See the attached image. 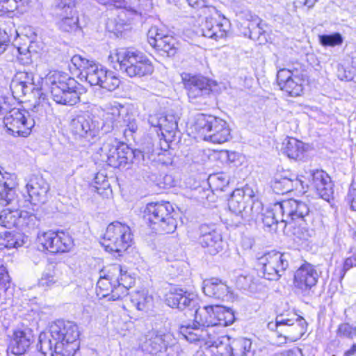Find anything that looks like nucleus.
<instances>
[{
  "label": "nucleus",
  "instance_id": "obj_64",
  "mask_svg": "<svg viewBox=\"0 0 356 356\" xmlns=\"http://www.w3.org/2000/svg\"><path fill=\"white\" fill-rule=\"evenodd\" d=\"M188 5L195 8H202L205 6L204 0H186Z\"/></svg>",
  "mask_w": 356,
  "mask_h": 356
},
{
  "label": "nucleus",
  "instance_id": "obj_37",
  "mask_svg": "<svg viewBox=\"0 0 356 356\" xmlns=\"http://www.w3.org/2000/svg\"><path fill=\"white\" fill-rule=\"evenodd\" d=\"M130 300L138 310L148 309L152 305V297L145 292L137 291L133 293Z\"/></svg>",
  "mask_w": 356,
  "mask_h": 356
},
{
  "label": "nucleus",
  "instance_id": "obj_14",
  "mask_svg": "<svg viewBox=\"0 0 356 356\" xmlns=\"http://www.w3.org/2000/svg\"><path fill=\"white\" fill-rule=\"evenodd\" d=\"M38 241L42 250H47L51 253L67 252L74 246L72 237L63 232H43L38 235Z\"/></svg>",
  "mask_w": 356,
  "mask_h": 356
},
{
  "label": "nucleus",
  "instance_id": "obj_36",
  "mask_svg": "<svg viewBox=\"0 0 356 356\" xmlns=\"http://www.w3.org/2000/svg\"><path fill=\"white\" fill-rule=\"evenodd\" d=\"M265 24L259 18L250 22L248 25L249 37L252 40L258 41L260 44L266 41V31L264 29Z\"/></svg>",
  "mask_w": 356,
  "mask_h": 356
},
{
  "label": "nucleus",
  "instance_id": "obj_39",
  "mask_svg": "<svg viewBox=\"0 0 356 356\" xmlns=\"http://www.w3.org/2000/svg\"><path fill=\"white\" fill-rule=\"evenodd\" d=\"M38 224L39 220L35 215L26 211H21L20 217H19V229L29 231L38 227Z\"/></svg>",
  "mask_w": 356,
  "mask_h": 356
},
{
  "label": "nucleus",
  "instance_id": "obj_19",
  "mask_svg": "<svg viewBox=\"0 0 356 356\" xmlns=\"http://www.w3.org/2000/svg\"><path fill=\"white\" fill-rule=\"evenodd\" d=\"M32 72H17L12 79L10 88L15 98L19 99L38 90Z\"/></svg>",
  "mask_w": 356,
  "mask_h": 356
},
{
  "label": "nucleus",
  "instance_id": "obj_24",
  "mask_svg": "<svg viewBox=\"0 0 356 356\" xmlns=\"http://www.w3.org/2000/svg\"><path fill=\"white\" fill-rule=\"evenodd\" d=\"M170 339L171 335L169 334H160L156 331H151L145 335L140 347L145 353L157 354L166 350Z\"/></svg>",
  "mask_w": 356,
  "mask_h": 356
},
{
  "label": "nucleus",
  "instance_id": "obj_63",
  "mask_svg": "<svg viewBox=\"0 0 356 356\" xmlns=\"http://www.w3.org/2000/svg\"><path fill=\"white\" fill-rule=\"evenodd\" d=\"M8 275L6 273L3 266L0 268V286L6 287V282L8 281Z\"/></svg>",
  "mask_w": 356,
  "mask_h": 356
},
{
  "label": "nucleus",
  "instance_id": "obj_34",
  "mask_svg": "<svg viewBox=\"0 0 356 356\" xmlns=\"http://www.w3.org/2000/svg\"><path fill=\"white\" fill-rule=\"evenodd\" d=\"M283 151L289 158L300 159L305 151V145L294 138H289L283 142Z\"/></svg>",
  "mask_w": 356,
  "mask_h": 356
},
{
  "label": "nucleus",
  "instance_id": "obj_26",
  "mask_svg": "<svg viewBox=\"0 0 356 356\" xmlns=\"http://www.w3.org/2000/svg\"><path fill=\"white\" fill-rule=\"evenodd\" d=\"M33 341V335L29 329L17 330L10 339L8 350L15 355H24Z\"/></svg>",
  "mask_w": 356,
  "mask_h": 356
},
{
  "label": "nucleus",
  "instance_id": "obj_4",
  "mask_svg": "<svg viewBox=\"0 0 356 356\" xmlns=\"http://www.w3.org/2000/svg\"><path fill=\"white\" fill-rule=\"evenodd\" d=\"M108 60L113 63L114 68L119 66V70L129 77H142L151 74L154 67L143 52L128 49H118L108 56Z\"/></svg>",
  "mask_w": 356,
  "mask_h": 356
},
{
  "label": "nucleus",
  "instance_id": "obj_51",
  "mask_svg": "<svg viewBox=\"0 0 356 356\" xmlns=\"http://www.w3.org/2000/svg\"><path fill=\"white\" fill-rule=\"evenodd\" d=\"M4 246L8 249L17 248L23 245V241L19 238V236L11 232H5Z\"/></svg>",
  "mask_w": 356,
  "mask_h": 356
},
{
  "label": "nucleus",
  "instance_id": "obj_22",
  "mask_svg": "<svg viewBox=\"0 0 356 356\" xmlns=\"http://www.w3.org/2000/svg\"><path fill=\"white\" fill-rule=\"evenodd\" d=\"M311 185L323 200L330 202L333 197V184L329 175L322 170L310 171Z\"/></svg>",
  "mask_w": 356,
  "mask_h": 356
},
{
  "label": "nucleus",
  "instance_id": "obj_53",
  "mask_svg": "<svg viewBox=\"0 0 356 356\" xmlns=\"http://www.w3.org/2000/svg\"><path fill=\"white\" fill-rule=\"evenodd\" d=\"M235 191L240 193L239 195L241 196V197L244 198L248 204L254 201L255 192L251 186L246 184L244 187L241 188H237Z\"/></svg>",
  "mask_w": 356,
  "mask_h": 356
},
{
  "label": "nucleus",
  "instance_id": "obj_58",
  "mask_svg": "<svg viewBox=\"0 0 356 356\" xmlns=\"http://www.w3.org/2000/svg\"><path fill=\"white\" fill-rule=\"evenodd\" d=\"M163 115L160 114H156V115H150L148 118V123L149 124L154 128H159V129L161 130V125L162 122L161 118H163Z\"/></svg>",
  "mask_w": 356,
  "mask_h": 356
},
{
  "label": "nucleus",
  "instance_id": "obj_10",
  "mask_svg": "<svg viewBox=\"0 0 356 356\" xmlns=\"http://www.w3.org/2000/svg\"><path fill=\"white\" fill-rule=\"evenodd\" d=\"M188 236L211 255L217 254L224 248L222 236L213 224H201L194 231L188 232Z\"/></svg>",
  "mask_w": 356,
  "mask_h": 356
},
{
  "label": "nucleus",
  "instance_id": "obj_8",
  "mask_svg": "<svg viewBox=\"0 0 356 356\" xmlns=\"http://www.w3.org/2000/svg\"><path fill=\"white\" fill-rule=\"evenodd\" d=\"M137 129L134 116L124 106L113 107L104 115L102 131L104 134L118 130L123 131L125 136H131Z\"/></svg>",
  "mask_w": 356,
  "mask_h": 356
},
{
  "label": "nucleus",
  "instance_id": "obj_45",
  "mask_svg": "<svg viewBox=\"0 0 356 356\" xmlns=\"http://www.w3.org/2000/svg\"><path fill=\"white\" fill-rule=\"evenodd\" d=\"M320 43L325 47H334L340 45L343 42V37L339 33L333 34H324L318 36Z\"/></svg>",
  "mask_w": 356,
  "mask_h": 356
},
{
  "label": "nucleus",
  "instance_id": "obj_57",
  "mask_svg": "<svg viewBox=\"0 0 356 356\" xmlns=\"http://www.w3.org/2000/svg\"><path fill=\"white\" fill-rule=\"evenodd\" d=\"M347 200L350 204V208L356 211V184L350 185L347 196Z\"/></svg>",
  "mask_w": 356,
  "mask_h": 356
},
{
  "label": "nucleus",
  "instance_id": "obj_16",
  "mask_svg": "<svg viewBox=\"0 0 356 356\" xmlns=\"http://www.w3.org/2000/svg\"><path fill=\"white\" fill-rule=\"evenodd\" d=\"M71 61L81 71L80 76L84 78L90 86H99L102 79L106 77L105 73L107 70L93 60L76 54L72 56Z\"/></svg>",
  "mask_w": 356,
  "mask_h": 356
},
{
  "label": "nucleus",
  "instance_id": "obj_48",
  "mask_svg": "<svg viewBox=\"0 0 356 356\" xmlns=\"http://www.w3.org/2000/svg\"><path fill=\"white\" fill-rule=\"evenodd\" d=\"M281 216L280 213L275 211V204L271 209H268L264 214L262 218L263 223L265 226L270 227L273 225L277 224L281 222Z\"/></svg>",
  "mask_w": 356,
  "mask_h": 356
},
{
  "label": "nucleus",
  "instance_id": "obj_11",
  "mask_svg": "<svg viewBox=\"0 0 356 356\" xmlns=\"http://www.w3.org/2000/svg\"><path fill=\"white\" fill-rule=\"evenodd\" d=\"M275 211L280 213L281 222L285 224L300 220L309 221L311 223L314 221L313 214L310 212L308 205L304 202L294 199L276 202Z\"/></svg>",
  "mask_w": 356,
  "mask_h": 356
},
{
  "label": "nucleus",
  "instance_id": "obj_31",
  "mask_svg": "<svg viewBox=\"0 0 356 356\" xmlns=\"http://www.w3.org/2000/svg\"><path fill=\"white\" fill-rule=\"evenodd\" d=\"M271 187L275 193L284 194L302 187V181L296 177L294 179L288 177H275Z\"/></svg>",
  "mask_w": 356,
  "mask_h": 356
},
{
  "label": "nucleus",
  "instance_id": "obj_20",
  "mask_svg": "<svg viewBox=\"0 0 356 356\" xmlns=\"http://www.w3.org/2000/svg\"><path fill=\"white\" fill-rule=\"evenodd\" d=\"M29 201L33 205L44 204L49 189L47 182L40 176H32L26 185Z\"/></svg>",
  "mask_w": 356,
  "mask_h": 356
},
{
  "label": "nucleus",
  "instance_id": "obj_44",
  "mask_svg": "<svg viewBox=\"0 0 356 356\" xmlns=\"http://www.w3.org/2000/svg\"><path fill=\"white\" fill-rule=\"evenodd\" d=\"M105 74L106 77L102 79V82L99 86L109 91H113L119 87L120 80L113 72L107 70Z\"/></svg>",
  "mask_w": 356,
  "mask_h": 356
},
{
  "label": "nucleus",
  "instance_id": "obj_52",
  "mask_svg": "<svg viewBox=\"0 0 356 356\" xmlns=\"http://www.w3.org/2000/svg\"><path fill=\"white\" fill-rule=\"evenodd\" d=\"M129 289L120 283L117 286H113L112 290L110 294V299L113 300H117L123 297L126 296L128 294Z\"/></svg>",
  "mask_w": 356,
  "mask_h": 356
},
{
  "label": "nucleus",
  "instance_id": "obj_27",
  "mask_svg": "<svg viewBox=\"0 0 356 356\" xmlns=\"http://www.w3.org/2000/svg\"><path fill=\"white\" fill-rule=\"evenodd\" d=\"M307 323L306 321L301 316L296 321L284 325V327L275 330L279 334V337H282V343H286L287 341L291 342L296 341L300 339L307 330Z\"/></svg>",
  "mask_w": 356,
  "mask_h": 356
},
{
  "label": "nucleus",
  "instance_id": "obj_6",
  "mask_svg": "<svg viewBox=\"0 0 356 356\" xmlns=\"http://www.w3.org/2000/svg\"><path fill=\"white\" fill-rule=\"evenodd\" d=\"M0 120L6 133L15 137H26L35 125L34 119L27 111L10 108L3 98H0Z\"/></svg>",
  "mask_w": 356,
  "mask_h": 356
},
{
  "label": "nucleus",
  "instance_id": "obj_29",
  "mask_svg": "<svg viewBox=\"0 0 356 356\" xmlns=\"http://www.w3.org/2000/svg\"><path fill=\"white\" fill-rule=\"evenodd\" d=\"M229 29V22L225 17L220 22L212 18L211 19L207 18L202 25V35L215 40L226 37Z\"/></svg>",
  "mask_w": 356,
  "mask_h": 356
},
{
  "label": "nucleus",
  "instance_id": "obj_2",
  "mask_svg": "<svg viewBox=\"0 0 356 356\" xmlns=\"http://www.w3.org/2000/svg\"><path fill=\"white\" fill-rule=\"evenodd\" d=\"M195 311L193 325H181L180 332L190 342L202 341L207 346H218L222 343L219 338L209 332L207 327H213V306L191 308Z\"/></svg>",
  "mask_w": 356,
  "mask_h": 356
},
{
  "label": "nucleus",
  "instance_id": "obj_15",
  "mask_svg": "<svg viewBox=\"0 0 356 356\" xmlns=\"http://www.w3.org/2000/svg\"><path fill=\"white\" fill-rule=\"evenodd\" d=\"M304 75L297 68H283L277 71V82L282 90L291 97L300 96L303 91Z\"/></svg>",
  "mask_w": 356,
  "mask_h": 356
},
{
  "label": "nucleus",
  "instance_id": "obj_54",
  "mask_svg": "<svg viewBox=\"0 0 356 356\" xmlns=\"http://www.w3.org/2000/svg\"><path fill=\"white\" fill-rule=\"evenodd\" d=\"M241 356H254V351L252 348V341L248 339H242L238 341Z\"/></svg>",
  "mask_w": 356,
  "mask_h": 356
},
{
  "label": "nucleus",
  "instance_id": "obj_61",
  "mask_svg": "<svg viewBox=\"0 0 356 356\" xmlns=\"http://www.w3.org/2000/svg\"><path fill=\"white\" fill-rule=\"evenodd\" d=\"M356 266V257L352 256L348 258H347L344 263L343 266V275L350 270L352 267Z\"/></svg>",
  "mask_w": 356,
  "mask_h": 356
},
{
  "label": "nucleus",
  "instance_id": "obj_55",
  "mask_svg": "<svg viewBox=\"0 0 356 356\" xmlns=\"http://www.w3.org/2000/svg\"><path fill=\"white\" fill-rule=\"evenodd\" d=\"M12 33L0 29V54L3 53L10 42Z\"/></svg>",
  "mask_w": 356,
  "mask_h": 356
},
{
  "label": "nucleus",
  "instance_id": "obj_46",
  "mask_svg": "<svg viewBox=\"0 0 356 356\" xmlns=\"http://www.w3.org/2000/svg\"><path fill=\"white\" fill-rule=\"evenodd\" d=\"M337 335L340 338L352 339L356 337V326H353L348 323H341L338 326Z\"/></svg>",
  "mask_w": 356,
  "mask_h": 356
},
{
  "label": "nucleus",
  "instance_id": "obj_47",
  "mask_svg": "<svg viewBox=\"0 0 356 356\" xmlns=\"http://www.w3.org/2000/svg\"><path fill=\"white\" fill-rule=\"evenodd\" d=\"M113 284L106 277H101L97 283V296L102 298L109 296L112 290Z\"/></svg>",
  "mask_w": 356,
  "mask_h": 356
},
{
  "label": "nucleus",
  "instance_id": "obj_7",
  "mask_svg": "<svg viewBox=\"0 0 356 356\" xmlns=\"http://www.w3.org/2000/svg\"><path fill=\"white\" fill-rule=\"evenodd\" d=\"M195 129L206 141L222 144L231 138V129L227 122L213 115L198 114L195 119Z\"/></svg>",
  "mask_w": 356,
  "mask_h": 356
},
{
  "label": "nucleus",
  "instance_id": "obj_40",
  "mask_svg": "<svg viewBox=\"0 0 356 356\" xmlns=\"http://www.w3.org/2000/svg\"><path fill=\"white\" fill-rule=\"evenodd\" d=\"M239 194L234 190L228 201L229 210L237 215L245 211L248 204V202Z\"/></svg>",
  "mask_w": 356,
  "mask_h": 356
},
{
  "label": "nucleus",
  "instance_id": "obj_59",
  "mask_svg": "<svg viewBox=\"0 0 356 356\" xmlns=\"http://www.w3.org/2000/svg\"><path fill=\"white\" fill-rule=\"evenodd\" d=\"M201 9L202 10V13L204 15H209V17H207L206 19L208 18L209 19H211V18L213 19V17L215 16L220 17V14L218 13V10L213 6H208L205 3V6H203Z\"/></svg>",
  "mask_w": 356,
  "mask_h": 356
},
{
  "label": "nucleus",
  "instance_id": "obj_42",
  "mask_svg": "<svg viewBox=\"0 0 356 356\" xmlns=\"http://www.w3.org/2000/svg\"><path fill=\"white\" fill-rule=\"evenodd\" d=\"M176 40L171 35L166 37L164 41H160L156 48L159 51L165 54L167 56H172L177 52Z\"/></svg>",
  "mask_w": 356,
  "mask_h": 356
},
{
  "label": "nucleus",
  "instance_id": "obj_49",
  "mask_svg": "<svg viewBox=\"0 0 356 356\" xmlns=\"http://www.w3.org/2000/svg\"><path fill=\"white\" fill-rule=\"evenodd\" d=\"M161 130L169 134L174 132L177 129V121L173 115H168L161 118Z\"/></svg>",
  "mask_w": 356,
  "mask_h": 356
},
{
  "label": "nucleus",
  "instance_id": "obj_17",
  "mask_svg": "<svg viewBox=\"0 0 356 356\" xmlns=\"http://www.w3.org/2000/svg\"><path fill=\"white\" fill-rule=\"evenodd\" d=\"M182 80L191 102H196L197 99H204L211 92V81L207 77L186 74L182 76Z\"/></svg>",
  "mask_w": 356,
  "mask_h": 356
},
{
  "label": "nucleus",
  "instance_id": "obj_43",
  "mask_svg": "<svg viewBox=\"0 0 356 356\" xmlns=\"http://www.w3.org/2000/svg\"><path fill=\"white\" fill-rule=\"evenodd\" d=\"M170 36L159 29L157 26H152L147 33V40L149 44L155 49L159 46L160 41L163 42L166 37Z\"/></svg>",
  "mask_w": 356,
  "mask_h": 356
},
{
  "label": "nucleus",
  "instance_id": "obj_21",
  "mask_svg": "<svg viewBox=\"0 0 356 356\" xmlns=\"http://www.w3.org/2000/svg\"><path fill=\"white\" fill-rule=\"evenodd\" d=\"M318 279V274L315 267L305 263L295 273L294 286L302 292L310 290L314 286Z\"/></svg>",
  "mask_w": 356,
  "mask_h": 356
},
{
  "label": "nucleus",
  "instance_id": "obj_60",
  "mask_svg": "<svg viewBox=\"0 0 356 356\" xmlns=\"http://www.w3.org/2000/svg\"><path fill=\"white\" fill-rule=\"evenodd\" d=\"M118 283H120L121 284L129 289L134 283V279L129 273L122 274V275H119L118 277Z\"/></svg>",
  "mask_w": 356,
  "mask_h": 356
},
{
  "label": "nucleus",
  "instance_id": "obj_62",
  "mask_svg": "<svg viewBox=\"0 0 356 356\" xmlns=\"http://www.w3.org/2000/svg\"><path fill=\"white\" fill-rule=\"evenodd\" d=\"M318 0H295L296 7L307 6L308 8H312Z\"/></svg>",
  "mask_w": 356,
  "mask_h": 356
},
{
  "label": "nucleus",
  "instance_id": "obj_5",
  "mask_svg": "<svg viewBox=\"0 0 356 356\" xmlns=\"http://www.w3.org/2000/svg\"><path fill=\"white\" fill-rule=\"evenodd\" d=\"M144 217L150 228L158 234L173 233L177 227L178 213L168 202L149 203Z\"/></svg>",
  "mask_w": 356,
  "mask_h": 356
},
{
  "label": "nucleus",
  "instance_id": "obj_32",
  "mask_svg": "<svg viewBox=\"0 0 356 356\" xmlns=\"http://www.w3.org/2000/svg\"><path fill=\"white\" fill-rule=\"evenodd\" d=\"M313 222L300 220L294 222L292 226V234L295 239L299 241H308L315 234L314 228L312 227Z\"/></svg>",
  "mask_w": 356,
  "mask_h": 356
},
{
  "label": "nucleus",
  "instance_id": "obj_56",
  "mask_svg": "<svg viewBox=\"0 0 356 356\" xmlns=\"http://www.w3.org/2000/svg\"><path fill=\"white\" fill-rule=\"evenodd\" d=\"M56 282V280L54 275L46 273L42 274L41 278L39 280L38 284L40 286L48 288L55 284Z\"/></svg>",
  "mask_w": 356,
  "mask_h": 356
},
{
  "label": "nucleus",
  "instance_id": "obj_28",
  "mask_svg": "<svg viewBox=\"0 0 356 356\" xmlns=\"http://www.w3.org/2000/svg\"><path fill=\"white\" fill-rule=\"evenodd\" d=\"M203 291L206 296L218 300L228 301L232 298L229 287L217 278L204 281Z\"/></svg>",
  "mask_w": 356,
  "mask_h": 356
},
{
  "label": "nucleus",
  "instance_id": "obj_12",
  "mask_svg": "<svg viewBox=\"0 0 356 356\" xmlns=\"http://www.w3.org/2000/svg\"><path fill=\"white\" fill-rule=\"evenodd\" d=\"M289 254L271 251L258 258L264 278L268 280H277L289 266Z\"/></svg>",
  "mask_w": 356,
  "mask_h": 356
},
{
  "label": "nucleus",
  "instance_id": "obj_23",
  "mask_svg": "<svg viewBox=\"0 0 356 356\" xmlns=\"http://www.w3.org/2000/svg\"><path fill=\"white\" fill-rule=\"evenodd\" d=\"M165 302L172 308L189 310L197 306V298L181 289L173 288L165 295Z\"/></svg>",
  "mask_w": 356,
  "mask_h": 356
},
{
  "label": "nucleus",
  "instance_id": "obj_13",
  "mask_svg": "<svg viewBox=\"0 0 356 356\" xmlns=\"http://www.w3.org/2000/svg\"><path fill=\"white\" fill-rule=\"evenodd\" d=\"M70 131L74 140L86 145L98 136L99 127L98 122L90 115L83 114L72 119L70 123Z\"/></svg>",
  "mask_w": 356,
  "mask_h": 356
},
{
  "label": "nucleus",
  "instance_id": "obj_38",
  "mask_svg": "<svg viewBox=\"0 0 356 356\" xmlns=\"http://www.w3.org/2000/svg\"><path fill=\"white\" fill-rule=\"evenodd\" d=\"M58 22L59 29L65 32H74L80 29L77 15H64Z\"/></svg>",
  "mask_w": 356,
  "mask_h": 356
},
{
  "label": "nucleus",
  "instance_id": "obj_30",
  "mask_svg": "<svg viewBox=\"0 0 356 356\" xmlns=\"http://www.w3.org/2000/svg\"><path fill=\"white\" fill-rule=\"evenodd\" d=\"M138 6L136 8H133L127 6V3L124 0H102V3L106 6H113L117 8H125L135 14H147L152 9V0H138Z\"/></svg>",
  "mask_w": 356,
  "mask_h": 356
},
{
  "label": "nucleus",
  "instance_id": "obj_1",
  "mask_svg": "<svg viewBox=\"0 0 356 356\" xmlns=\"http://www.w3.org/2000/svg\"><path fill=\"white\" fill-rule=\"evenodd\" d=\"M78 326L70 321H58L51 325L49 336L40 333L38 349L43 355L53 353L62 356H74L79 348Z\"/></svg>",
  "mask_w": 356,
  "mask_h": 356
},
{
  "label": "nucleus",
  "instance_id": "obj_35",
  "mask_svg": "<svg viewBox=\"0 0 356 356\" xmlns=\"http://www.w3.org/2000/svg\"><path fill=\"white\" fill-rule=\"evenodd\" d=\"M20 213L21 211L17 208L3 209L0 213V225L8 229L18 228Z\"/></svg>",
  "mask_w": 356,
  "mask_h": 356
},
{
  "label": "nucleus",
  "instance_id": "obj_41",
  "mask_svg": "<svg viewBox=\"0 0 356 356\" xmlns=\"http://www.w3.org/2000/svg\"><path fill=\"white\" fill-rule=\"evenodd\" d=\"M299 317L300 316L293 312L280 314L276 316L275 323H268V327L271 330L275 329V330H277L292 321H296V319H299Z\"/></svg>",
  "mask_w": 356,
  "mask_h": 356
},
{
  "label": "nucleus",
  "instance_id": "obj_18",
  "mask_svg": "<svg viewBox=\"0 0 356 356\" xmlns=\"http://www.w3.org/2000/svg\"><path fill=\"white\" fill-rule=\"evenodd\" d=\"M129 153L128 147L124 145L116 146L109 142L104 143L99 149L102 159L113 168L124 166L128 162Z\"/></svg>",
  "mask_w": 356,
  "mask_h": 356
},
{
  "label": "nucleus",
  "instance_id": "obj_33",
  "mask_svg": "<svg viewBox=\"0 0 356 356\" xmlns=\"http://www.w3.org/2000/svg\"><path fill=\"white\" fill-rule=\"evenodd\" d=\"M233 312L224 307L213 306V326H227L234 321Z\"/></svg>",
  "mask_w": 356,
  "mask_h": 356
},
{
  "label": "nucleus",
  "instance_id": "obj_9",
  "mask_svg": "<svg viewBox=\"0 0 356 356\" xmlns=\"http://www.w3.org/2000/svg\"><path fill=\"white\" fill-rule=\"evenodd\" d=\"M132 241L133 236L130 227L115 221L108 225L101 244L107 252L120 253L131 245Z\"/></svg>",
  "mask_w": 356,
  "mask_h": 356
},
{
  "label": "nucleus",
  "instance_id": "obj_50",
  "mask_svg": "<svg viewBox=\"0 0 356 356\" xmlns=\"http://www.w3.org/2000/svg\"><path fill=\"white\" fill-rule=\"evenodd\" d=\"M57 7L62 12L60 15H77L75 10L76 0H60Z\"/></svg>",
  "mask_w": 356,
  "mask_h": 356
},
{
  "label": "nucleus",
  "instance_id": "obj_25",
  "mask_svg": "<svg viewBox=\"0 0 356 356\" xmlns=\"http://www.w3.org/2000/svg\"><path fill=\"white\" fill-rule=\"evenodd\" d=\"M17 184L15 174L0 173V205L7 206L17 201Z\"/></svg>",
  "mask_w": 356,
  "mask_h": 356
},
{
  "label": "nucleus",
  "instance_id": "obj_3",
  "mask_svg": "<svg viewBox=\"0 0 356 356\" xmlns=\"http://www.w3.org/2000/svg\"><path fill=\"white\" fill-rule=\"evenodd\" d=\"M77 86L74 79L59 71H51L42 79V86L50 91L57 104L63 105L73 106L79 102Z\"/></svg>",
  "mask_w": 356,
  "mask_h": 356
}]
</instances>
